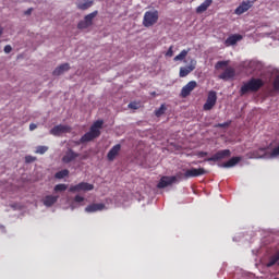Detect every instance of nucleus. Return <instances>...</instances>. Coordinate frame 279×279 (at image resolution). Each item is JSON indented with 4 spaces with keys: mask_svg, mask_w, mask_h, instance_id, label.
<instances>
[{
    "mask_svg": "<svg viewBox=\"0 0 279 279\" xmlns=\"http://www.w3.org/2000/svg\"><path fill=\"white\" fill-rule=\"evenodd\" d=\"M102 129H104V120L95 121L92 124L89 132L85 133L76 143V145L90 143V141H95V138H99L101 136Z\"/></svg>",
    "mask_w": 279,
    "mask_h": 279,
    "instance_id": "1",
    "label": "nucleus"
},
{
    "mask_svg": "<svg viewBox=\"0 0 279 279\" xmlns=\"http://www.w3.org/2000/svg\"><path fill=\"white\" fill-rule=\"evenodd\" d=\"M263 86H265V82L262 78H250L247 82H244L240 88V96L244 97L248 93H258Z\"/></svg>",
    "mask_w": 279,
    "mask_h": 279,
    "instance_id": "2",
    "label": "nucleus"
},
{
    "mask_svg": "<svg viewBox=\"0 0 279 279\" xmlns=\"http://www.w3.org/2000/svg\"><path fill=\"white\" fill-rule=\"evenodd\" d=\"M159 13L158 10L146 11L143 17L144 27H154L158 23Z\"/></svg>",
    "mask_w": 279,
    "mask_h": 279,
    "instance_id": "3",
    "label": "nucleus"
},
{
    "mask_svg": "<svg viewBox=\"0 0 279 279\" xmlns=\"http://www.w3.org/2000/svg\"><path fill=\"white\" fill-rule=\"evenodd\" d=\"M197 69V60L189 57V63L186 66H181L179 71V77H186Z\"/></svg>",
    "mask_w": 279,
    "mask_h": 279,
    "instance_id": "4",
    "label": "nucleus"
},
{
    "mask_svg": "<svg viewBox=\"0 0 279 279\" xmlns=\"http://www.w3.org/2000/svg\"><path fill=\"white\" fill-rule=\"evenodd\" d=\"M230 156H232L230 149L218 150L211 157L205 159V162H219V160H226V158H230Z\"/></svg>",
    "mask_w": 279,
    "mask_h": 279,
    "instance_id": "5",
    "label": "nucleus"
},
{
    "mask_svg": "<svg viewBox=\"0 0 279 279\" xmlns=\"http://www.w3.org/2000/svg\"><path fill=\"white\" fill-rule=\"evenodd\" d=\"M206 174H208V170L204 168H192V169L185 170L183 178H185V180H189L190 178H199L201 175H206Z\"/></svg>",
    "mask_w": 279,
    "mask_h": 279,
    "instance_id": "6",
    "label": "nucleus"
},
{
    "mask_svg": "<svg viewBox=\"0 0 279 279\" xmlns=\"http://www.w3.org/2000/svg\"><path fill=\"white\" fill-rule=\"evenodd\" d=\"M217 106V92L215 90H209L207 95V100L203 106V110H213Z\"/></svg>",
    "mask_w": 279,
    "mask_h": 279,
    "instance_id": "7",
    "label": "nucleus"
},
{
    "mask_svg": "<svg viewBox=\"0 0 279 279\" xmlns=\"http://www.w3.org/2000/svg\"><path fill=\"white\" fill-rule=\"evenodd\" d=\"M95 189V185L86 182H81L76 185L70 186L69 191L70 193H81V191H93Z\"/></svg>",
    "mask_w": 279,
    "mask_h": 279,
    "instance_id": "8",
    "label": "nucleus"
},
{
    "mask_svg": "<svg viewBox=\"0 0 279 279\" xmlns=\"http://www.w3.org/2000/svg\"><path fill=\"white\" fill-rule=\"evenodd\" d=\"M52 136H62V134H69L71 133V126L64 125V124H59L53 126L50 132Z\"/></svg>",
    "mask_w": 279,
    "mask_h": 279,
    "instance_id": "9",
    "label": "nucleus"
},
{
    "mask_svg": "<svg viewBox=\"0 0 279 279\" xmlns=\"http://www.w3.org/2000/svg\"><path fill=\"white\" fill-rule=\"evenodd\" d=\"M197 86V82L196 81H190L186 85H184L181 89V94L180 96L183 99H186V97H189V95H191V92Z\"/></svg>",
    "mask_w": 279,
    "mask_h": 279,
    "instance_id": "10",
    "label": "nucleus"
},
{
    "mask_svg": "<svg viewBox=\"0 0 279 279\" xmlns=\"http://www.w3.org/2000/svg\"><path fill=\"white\" fill-rule=\"evenodd\" d=\"M177 181V177H161L160 181L157 184V189H167V186H171V184H174V182Z\"/></svg>",
    "mask_w": 279,
    "mask_h": 279,
    "instance_id": "11",
    "label": "nucleus"
},
{
    "mask_svg": "<svg viewBox=\"0 0 279 279\" xmlns=\"http://www.w3.org/2000/svg\"><path fill=\"white\" fill-rule=\"evenodd\" d=\"M234 75H236V71L234 68L229 66L221 74H219L218 77L219 80H223V82H228L229 80H232Z\"/></svg>",
    "mask_w": 279,
    "mask_h": 279,
    "instance_id": "12",
    "label": "nucleus"
},
{
    "mask_svg": "<svg viewBox=\"0 0 279 279\" xmlns=\"http://www.w3.org/2000/svg\"><path fill=\"white\" fill-rule=\"evenodd\" d=\"M76 158H80V154L70 148L65 153V156L62 157V162H64V165H69V162H73Z\"/></svg>",
    "mask_w": 279,
    "mask_h": 279,
    "instance_id": "13",
    "label": "nucleus"
},
{
    "mask_svg": "<svg viewBox=\"0 0 279 279\" xmlns=\"http://www.w3.org/2000/svg\"><path fill=\"white\" fill-rule=\"evenodd\" d=\"M243 40V35L241 34H233L230 35L226 40H225V45L227 47H232L234 45H236V43Z\"/></svg>",
    "mask_w": 279,
    "mask_h": 279,
    "instance_id": "14",
    "label": "nucleus"
},
{
    "mask_svg": "<svg viewBox=\"0 0 279 279\" xmlns=\"http://www.w3.org/2000/svg\"><path fill=\"white\" fill-rule=\"evenodd\" d=\"M106 208V204L104 203H94L88 205L85 208V213H99Z\"/></svg>",
    "mask_w": 279,
    "mask_h": 279,
    "instance_id": "15",
    "label": "nucleus"
},
{
    "mask_svg": "<svg viewBox=\"0 0 279 279\" xmlns=\"http://www.w3.org/2000/svg\"><path fill=\"white\" fill-rule=\"evenodd\" d=\"M121 151V144L114 145L107 154V158L110 162H112Z\"/></svg>",
    "mask_w": 279,
    "mask_h": 279,
    "instance_id": "16",
    "label": "nucleus"
},
{
    "mask_svg": "<svg viewBox=\"0 0 279 279\" xmlns=\"http://www.w3.org/2000/svg\"><path fill=\"white\" fill-rule=\"evenodd\" d=\"M191 51V48L183 49L178 56L173 58L174 62H184V64H189V59L186 60V57L189 56V52Z\"/></svg>",
    "mask_w": 279,
    "mask_h": 279,
    "instance_id": "17",
    "label": "nucleus"
},
{
    "mask_svg": "<svg viewBox=\"0 0 279 279\" xmlns=\"http://www.w3.org/2000/svg\"><path fill=\"white\" fill-rule=\"evenodd\" d=\"M70 69L71 65L69 63H63L53 70L52 75L60 76L63 73H66V71H70Z\"/></svg>",
    "mask_w": 279,
    "mask_h": 279,
    "instance_id": "18",
    "label": "nucleus"
},
{
    "mask_svg": "<svg viewBox=\"0 0 279 279\" xmlns=\"http://www.w3.org/2000/svg\"><path fill=\"white\" fill-rule=\"evenodd\" d=\"M252 8V4H250V1L247 2H242L234 11L235 14H238L239 16H241V14H245V12H247V10H250Z\"/></svg>",
    "mask_w": 279,
    "mask_h": 279,
    "instance_id": "19",
    "label": "nucleus"
},
{
    "mask_svg": "<svg viewBox=\"0 0 279 279\" xmlns=\"http://www.w3.org/2000/svg\"><path fill=\"white\" fill-rule=\"evenodd\" d=\"M240 160H241V157H232L227 162H223L222 165H220V167H223L225 169H230L232 167H236Z\"/></svg>",
    "mask_w": 279,
    "mask_h": 279,
    "instance_id": "20",
    "label": "nucleus"
},
{
    "mask_svg": "<svg viewBox=\"0 0 279 279\" xmlns=\"http://www.w3.org/2000/svg\"><path fill=\"white\" fill-rule=\"evenodd\" d=\"M59 196H53V195H47L45 196L43 203L44 206H47V208H51L56 202H58Z\"/></svg>",
    "mask_w": 279,
    "mask_h": 279,
    "instance_id": "21",
    "label": "nucleus"
},
{
    "mask_svg": "<svg viewBox=\"0 0 279 279\" xmlns=\"http://www.w3.org/2000/svg\"><path fill=\"white\" fill-rule=\"evenodd\" d=\"M213 5V0H205L201 5L196 8L197 14H203V12H206L209 7Z\"/></svg>",
    "mask_w": 279,
    "mask_h": 279,
    "instance_id": "22",
    "label": "nucleus"
},
{
    "mask_svg": "<svg viewBox=\"0 0 279 279\" xmlns=\"http://www.w3.org/2000/svg\"><path fill=\"white\" fill-rule=\"evenodd\" d=\"M93 0H83L76 3L77 10H88L89 8H93Z\"/></svg>",
    "mask_w": 279,
    "mask_h": 279,
    "instance_id": "23",
    "label": "nucleus"
},
{
    "mask_svg": "<svg viewBox=\"0 0 279 279\" xmlns=\"http://www.w3.org/2000/svg\"><path fill=\"white\" fill-rule=\"evenodd\" d=\"M274 265H279V251L269 257L266 267H274Z\"/></svg>",
    "mask_w": 279,
    "mask_h": 279,
    "instance_id": "24",
    "label": "nucleus"
},
{
    "mask_svg": "<svg viewBox=\"0 0 279 279\" xmlns=\"http://www.w3.org/2000/svg\"><path fill=\"white\" fill-rule=\"evenodd\" d=\"M97 14H99L98 11H94L87 15H85L84 21L86 22V24L90 27V25H93V20L97 16Z\"/></svg>",
    "mask_w": 279,
    "mask_h": 279,
    "instance_id": "25",
    "label": "nucleus"
},
{
    "mask_svg": "<svg viewBox=\"0 0 279 279\" xmlns=\"http://www.w3.org/2000/svg\"><path fill=\"white\" fill-rule=\"evenodd\" d=\"M165 112H167V106L162 104L160 108L155 110V117L160 118Z\"/></svg>",
    "mask_w": 279,
    "mask_h": 279,
    "instance_id": "26",
    "label": "nucleus"
},
{
    "mask_svg": "<svg viewBox=\"0 0 279 279\" xmlns=\"http://www.w3.org/2000/svg\"><path fill=\"white\" fill-rule=\"evenodd\" d=\"M69 175V170L64 169V170H61V171H58L56 174H54V178L57 180H62L64 178H68Z\"/></svg>",
    "mask_w": 279,
    "mask_h": 279,
    "instance_id": "27",
    "label": "nucleus"
},
{
    "mask_svg": "<svg viewBox=\"0 0 279 279\" xmlns=\"http://www.w3.org/2000/svg\"><path fill=\"white\" fill-rule=\"evenodd\" d=\"M69 189V185L64 183L57 184L53 189L54 193H63V191H66Z\"/></svg>",
    "mask_w": 279,
    "mask_h": 279,
    "instance_id": "28",
    "label": "nucleus"
},
{
    "mask_svg": "<svg viewBox=\"0 0 279 279\" xmlns=\"http://www.w3.org/2000/svg\"><path fill=\"white\" fill-rule=\"evenodd\" d=\"M228 64H230V61H218L215 64V69L219 71V69H223V66H228Z\"/></svg>",
    "mask_w": 279,
    "mask_h": 279,
    "instance_id": "29",
    "label": "nucleus"
},
{
    "mask_svg": "<svg viewBox=\"0 0 279 279\" xmlns=\"http://www.w3.org/2000/svg\"><path fill=\"white\" fill-rule=\"evenodd\" d=\"M88 27H90V26L84 20L78 22V24H77L78 29H88Z\"/></svg>",
    "mask_w": 279,
    "mask_h": 279,
    "instance_id": "30",
    "label": "nucleus"
},
{
    "mask_svg": "<svg viewBox=\"0 0 279 279\" xmlns=\"http://www.w3.org/2000/svg\"><path fill=\"white\" fill-rule=\"evenodd\" d=\"M49 150V147L47 146H38L37 149H36V154H45L46 151Z\"/></svg>",
    "mask_w": 279,
    "mask_h": 279,
    "instance_id": "31",
    "label": "nucleus"
},
{
    "mask_svg": "<svg viewBox=\"0 0 279 279\" xmlns=\"http://www.w3.org/2000/svg\"><path fill=\"white\" fill-rule=\"evenodd\" d=\"M279 156V145L277 147H275L271 151H270V157L271 158H278Z\"/></svg>",
    "mask_w": 279,
    "mask_h": 279,
    "instance_id": "32",
    "label": "nucleus"
},
{
    "mask_svg": "<svg viewBox=\"0 0 279 279\" xmlns=\"http://www.w3.org/2000/svg\"><path fill=\"white\" fill-rule=\"evenodd\" d=\"M129 108L131 110H138V108H141V105L138 102H136V101H133V102L129 104Z\"/></svg>",
    "mask_w": 279,
    "mask_h": 279,
    "instance_id": "33",
    "label": "nucleus"
},
{
    "mask_svg": "<svg viewBox=\"0 0 279 279\" xmlns=\"http://www.w3.org/2000/svg\"><path fill=\"white\" fill-rule=\"evenodd\" d=\"M167 58H173V46H170L168 51L166 52Z\"/></svg>",
    "mask_w": 279,
    "mask_h": 279,
    "instance_id": "34",
    "label": "nucleus"
},
{
    "mask_svg": "<svg viewBox=\"0 0 279 279\" xmlns=\"http://www.w3.org/2000/svg\"><path fill=\"white\" fill-rule=\"evenodd\" d=\"M232 123V121L229 122H223V123H218L216 125V128H230V124Z\"/></svg>",
    "mask_w": 279,
    "mask_h": 279,
    "instance_id": "35",
    "label": "nucleus"
},
{
    "mask_svg": "<svg viewBox=\"0 0 279 279\" xmlns=\"http://www.w3.org/2000/svg\"><path fill=\"white\" fill-rule=\"evenodd\" d=\"M74 202H76V204H81V202H84V196L76 195L74 197Z\"/></svg>",
    "mask_w": 279,
    "mask_h": 279,
    "instance_id": "36",
    "label": "nucleus"
},
{
    "mask_svg": "<svg viewBox=\"0 0 279 279\" xmlns=\"http://www.w3.org/2000/svg\"><path fill=\"white\" fill-rule=\"evenodd\" d=\"M34 161H36V157H33V156L25 157V162H34Z\"/></svg>",
    "mask_w": 279,
    "mask_h": 279,
    "instance_id": "37",
    "label": "nucleus"
},
{
    "mask_svg": "<svg viewBox=\"0 0 279 279\" xmlns=\"http://www.w3.org/2000/svg\"><path fill=\"white\" fill-rule=\"evenodd\" d=\"M196 156L198 158H206V156H208V153H206V151H198Z\"/></svg>",
    "mask_w": 279,
    "mask_h": 279,
    "instance_id": "38",
    "label": "nucleus"
},
{
    "mask_svg": "<svg viewBox=\"0 0 279 279\" xmlns=\"http://www.w3.org/2000/svg\"><path fill=\"white\" fill-rule=\"evenodd\" d=\"M11 52H12V46L7 45V46L4 47V53H11Z\"/></svg>",
    "mask_w": 279,
    "mask_h": 279,
    "instance_id": "39",
    "label": "nucleus"
},
{
    "mask_svg": "<svg viewBox=\"0 0 279 279\" xmlns=\"http://www.w3.org/2000/svg\"><path fill=\"white\" fill-rule=\"evenodd\" d=\"M36 128H38V125H36L35 123L29 124L31 132H34V130H36Z\"/></svg>",
    "mask_w": 279,
    "mask_h": 279,
    "instance_id": "40",
    "label": "nucleus"
},
{
    "mask_svg": "<svg viewBox=\"0 0 279 279\" xmlns=\"http://www.w3.org/2000/svg\"><path fill=\"white\" fill-rule=\"evenodd\" d=\"M32 10H33V9L26 10V11L24 12V14H26L27 16H29V14H32Z\"/></svg>",
    "mask_w": 279,
    "mask_h": 279,
    "instance_id": "41",
    "label": "nucleus"
},
{
    "mask_svg": "<svg viewBox=\"0 0 279 279\" xmlns=\"http://www.w3.org/2000/svg\"><path fill=\"white\" fill-rule=\"evenodd\" d=\"M3 35V27H0V36Z\"/></svg>",
    "mask_w": 279,
    "mask_h": 279,
    "instance_id": "42",
    "label": "nucleus"
},
{
    "mask_svg": "<svg viewBox=\"0 0 279 279\" xmlns=\"http://www.w3.org/2000/svg\"><path fill=\"white\" fill-rule=\"evenodd\" d=\"M193 165H197V162L193 161Z\"/></svg>",
    "mask_w": 279,
    "mask_h": 279,
    "instance_id": "43",
    "label": "nucleus"
}]
</instances>
